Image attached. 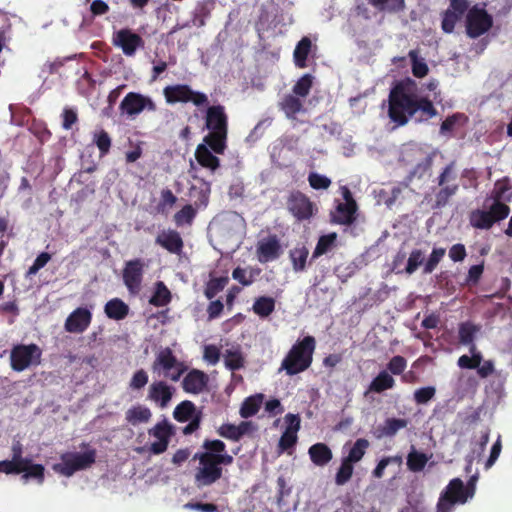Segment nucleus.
<instances>
[{
  "mask_svg": "<svg viewBox=\"0 0 512 512\" xmlns=\"http://www.w3.org/2000/svg\"><path fill=\"white\" fill-rule=\"evenodd\" d=\"M353 463L348 462L346 459H342L341 465L336 473L335 482L337 485H344L347 483L353 474Z\"/></svg>",
  "mask_w": 512,
  "mask_h": 512,
  "instance_id": "51",
  "label": "nucleus"
},
{
  "mask_svg": "<svg viewBox=\"0 0 512 512\" xmlns=\"http://www.w3.org/2000/svg\"><path fill=\"white\" fill-rule=\"evenodd\" d=\"M177 202V197L174 193L166 188L162 189L160 194V200L157 204V211L159 213H166L169 209H171Z\"/></svg>",
  "mask_w": 512,
  "mask_h": 512,
  "instance_id": "50",
  "label": "nucleus"
},
{
  "mask_svg": "<svg viewBox=\"0 0 512 512\" xmlns=\"http://www.w3.org/2000/svg\"><path fill=\"white\" fill-rule=\"evenodd\" d=\"M510 213L508 205L485 204V209H474L468 215L469 224L478 230H489L494 224L506 219Z\"/></svg>",
  "mask_w": 512,
  "mask_h": 512,
  "instance_id": "7",
  "label": "nucleus"
},
{
  "mask_svg": "<svg viewBox=\"0 0 512 512\" xmlns=\"http://www.w3.org/2000/svg\"><path fill=\"white\" fill-rule=\"evenodd\" d=\"M379 11L399 13L405 9L404 0H368Z\"/></svg>",
  "mask_w": 512,
  "mask_h": 512,
  "instance_id": "40",
  "label": "nucleus"
},
{
  "mask_svg": "<svg viewBox=\"0 0 512 512\" xmlns=\"http://www.w3.org/2000/svg\"><path fill=\"white\" fill-rule=\"evenodd\" d=\"M276 301L269 296L257 297L253 303V312L261 318L270 316L275 310Z\"/></svg>",
  "mask_w": 512,
  "mask_h": 512,
  "instance_id": "34",
  "label": "nucleus"
},
{
  "mask_svg": "<svg viewBox=\"0 0 512 512\" xmlns=\"http://www.w3.org/2000/svg\"><path fill=\"white\" fill-rule=\"evenodd\" d=\"M173 396V388L164 381H157L149 386L147 398L161 408L167 407Z\"/></svg>",
  "mask_w": 512,
  "mask_h": 512,
  "instance_id": "20",
  "label": "nucleus"
},
{
  "mask_svg": "<svg viewBox=\"0 0 512 512\" xmlns=\"http://www.w3.org/2000/svg\"><path fill=\"white\" fill-rule=\"evenodd\" d=\"M388 104V116L397 126L406 125L417 114L419 121L432 119L438 114L428 97L418 96V84L409 77L394 83Z\"/></svg>",
  "mask_w": 512,
  "mask_h": 512,
  "instance_id": "2",
  "label": "nucleus"
},
{
  "mask_svg": "<svg viewBox=\"0 0 512 512\" xmlns=\"http://www.w3.org/2000/svg\"><path fill=\"white\" fill-rule=\"evenodd\" d=\"M148 381L149 377L147 372L144 369H139L133 374L129 382V387L132 390H141L147 385Z\"/></svg>",
  "mask_w": 512,
  "mask_h": 512,
  "instance_id": "60",
  "label": "nucleus"
},
{
  "mask_svg": "<svg viewBox=\"0 0 512 512\" xmlns=\"http://www.w3.org/2000/svg\"><path fill=\"white\" fill-rule=\"evenodd\" d=\"M429 461V456H427L423 452H419L415 449L414 446L411 447V451L407 456V467L411 472H420L422 471L427 462Z\"/></svg>",
  "mask_w": 512,
  "mask_h": 512,
  "instance_id": "35",
  "label": "nucleus"
},
{
  "mask_svg": "<svg viewBox=\"0 0 512 512\" xmlns=\"http://www.w3.org/2000/svg\"><path fill=\"white\" fill-rule=\"evenodd\" d=\"M93 142L99 149L101 156H105L109 153L112 145V140L108 132L102 129L99 132L94 133Z\"/></svg>",
  "mask_w": 512,
  "mask_h": 512,
  "instance_id": "49",
  "label": "nucleus"
},
{
  "mask_svg": "<svg viewBox=\"0 0 512 512\" xmlns=\"http://www.w3.org/2000/svg\"><path fill=\"white\" fill-rule=\"evenodd\" d=\"M308 255L309 251L305 246L295 247L290 250L289 257L295 272H301L305 270Z\"/></svg>",
  "mask_w": 512,
  "mask_h": 512,
  "instance_id": "37",
  "label": "nucleus"
},
{
  "mask_svg": "<svg viewBox=\"0 0 512 512\" xmlns=\"http://www.w3.org/2000/svg\"><path fill=\"white\" fill-rule=\"evenodd\" d=\"M312 42L309 37H303L296 45L293 52L295 66L298 68L307 67V58L311 52Z\"/></svg>",
  "mask_w": 512,
  "mask_h": 512,
  "instance_id": "30",
  "label": "nucleus"
},
{
  "mask_svg": "<svg viewBox=\"0 0 512 512\" xmlns=\"http://www.w3.org/2000/svg\"><path fill=\"white\" fill-rule=\"evenodd\" d=\"M197 415L198 411L196 410L195 404L189 400H184L179 403L173 411L174 419L180 423L187 422Z\"/></svg>",
  "mask_w": 512,
  "mask_h": 512,
  "instance_id": "33",
  "label": "nucleus"
},
{
  "mask_svg": "<svg viewBox=\"0 0 512 512\" xmlns=\"http://www.w3.org/2000/svg\"><path fill=\"white\" fill-rule=\"evenodd\" d=\"M13 474H22L21 480L27 482L30 479L35 480L38 484H43L45 480V467L42 464L33 463L31 459L26 464H21L17 469L11 467Z\"/></svg>",
  "mask_w": 512,
  "mask_h": 512,
  "instance_id": "22",
  "label": "nucleus"
},
{
  "mask_svg": "<svg viewBox=\"0 0 512 512\" xmlns=\"http://www.w3.org/2000/svg\"><path fill=\"white\" fill-rule=\"evenodd\" d=\"M460 120H467V116L463 113H455L453 115L448 116L440 126L441 134H446L448 132H452L456 126V124Z\"/></svg>",
  "mask_w": 512,
  "mask_h": 512,
  "instance_id": "61",
  "label": "nucleus"
},
{
  "mask_svg": "<svg viewBox=\"0 0 512 512\" xmlns=\"http://www.w3.org/2000/svg\"><path fill=\"white\" fill-rule=\"evenodd\" d=\"M477 331L475 325L465 322L459 326V341L464 345L471 344Z\"/></svg>",
  "mask_w": 512,
  "mask_h": 512,
  "instance_id": "55",
  "label": "nucleus"
},
{
  "mask_svg": "<svg viewBox=\"0 0 512 512\" xmlns=\"http://www.w3.org/2000/svg\"><path fill=\"white\" fill-rule=\"evenodd\" d=\"M279 107L289 119H295L296 115L304 110L302 101L294 94L285 95L279 103Z\"/></svg>",
  "mask_w": 512,
  "mask_h": 512,
  "instance_id": "28",
  "label": "nucleus"
},
{
  "mask_svg": "<svg viewBox=\"0 0 512 512\" xmlns=\"http://www.w3.org/2000/svg\"><path fill=\"white\" fill-rule=\"evenodd\" d=\"M80 447L84 452H65L60 455V462L53 464L52 469L55 473L71 477L76 472L89 469L96 462L97 451L90 448L89 444L81 443Z\"/></svg>",
  "mask_w": 512,
  "mask_h": 512,
  "instance_id": "5",
  "label": "nucleus"
},
{
  "mask_svg": "<svg viewBox=\"0 0 512 512\" xmlns=\"http://www.w3.org/2000/svg\"><path fill=\"white\" fill-rule=\"evenodd\" d=\"M369 441L365 438L357 439L353 446L350 448L349 453L344 459L348 460L353 464L359 462L366 453V450L369 447Z\"/></svg>",
  "mask_w": 512,
  "mask_h": 512,
  "instance_id": "42",
  "label": "nucleus"
},
{
  "mask_svg": "<svg viewBox=\"0 0 512 512\" xmlns=\"http://www.w3.org/2000/svg\"><path fill=\"white\" fill-rule=\"evenodd\" d=\"M310 460L316 466H325L332 460V451L325 443H316L308 450Z\"/></svg>",
  "mask_w": 512,
  "mask_h": 512,
  "instance_id": "26",
  "label": "nucleus"
},
{
  "mask_svg": "<svg viewBox=\"0 0 512 512\" xmlns=\"http://www.w3.org/2000/svg\"><path fill=\"white\" fill-rule=\"evenodd\" d=\"M23 445L20 441H14L11 446V459L0 461V472L6 475L13 474L11 467L18 468L21 464H26L28 457H23Z\"/></svg>",
  "mask_w": 512,
  "mask_h": 512,
  "instance_id": "24",
  "label": "nucleus"
},
{
  "mask_svg": "<svg viewBox=\"0 0 512 512\" xmlns=\"http://www.w3.org/2000/svg\"><path fill=\"white\" fill-rule=\"evenodd\" d=\"M465 22L467 35L475 39L491 29L493 17L484 8L474 5L468 10Z\"/></svg>",
  "mask_w": 512,
  "mask_h": 512,
  "instance_id": "10",
  "label": "nucleus"
},
{
  "mask_svg": "<svg viewBox=\"0 0 512 512\" xmlns=\"http://www.w3.org/2000/svg\"><path fill=\"white\" fill-rule=\"evenodd\" d=\"M286 206L297 221L309 220L317 212V208L310 198L298 190L289 194Z\"/></svg>",
  "mask_w": 512,
  "mask_h": 512,
  "instance_id": "12",
  "label": "nucleus"
},
{
  "mask_svg": "<svg viewBox=\"0 0 512 512\" xmlns=\"http://www.w3.org/2000/svg\"><path fill=\"white\" fill-rule=\"evenodd\" d=\"M281 246L275 235L260 241L257 245V256L261 263L275 260L280 255Z\"/></svg>",
  "mask_w": 512,
  "mask_h": 512,
  "instance_id": "23",
  "label": "nucleus"
},
{
  "mask_svg": "<svg viewBox=\"0 0 512 512\" xmlns=\"http://www.w3.org/2000/svg\"><path fill=\"white\" fill-rule=\"evenodd\" d=\"M171 298V292L167 286L164 282L159 281L156 283L155 291L151 296L149 303L155 307H162L170 303Z\"/></svg>",
  "mask_w": 512,
  "mask_h": 512,
  "instance_id": "36",
  "label": "nucleus"
},
{
  "mask_svg": "<svg viewBox=\"0 0 512 512\" xmlns=\"http://www.w3.org/2000/svg\"><path fill=\"white\" fill-rule=\"evenodd\" d=\"M407 367V361L403 356H393L387 364V370L393 375H400Z\"/></svg>",
  "mask_w": 512,
  "mask_h": 512,
  "instance_id": "62",
  "label": "nucleus"
},
{
  "mask_svg": "<svg viewBox=\"0 0 512 512\" xmlns=\"http://www.w3.org/2000/svg\"><path fill=\"white\" fill-rule=\"evenodd\" d=\"M155 243L171 254L179 255L183 251L184 242L180 233L174 229H164L158 233Z\"/></svg>",
  "mask_w": 512,
  "mask_h": 512,
  "instance_id": "19",
  "label": "nucleus"
},
{
  "mask_svg": "<svg viewBox=\"0 0 512 512\" xmlns=\"http://www.w3.org/2000/svg\"><path fill=\"white\" fill-rule=\"evenodd\" d=\"M309 185L315 190H326L331 185V180L322 174L317 172H311L308 175Z\"/></svg>",
  "mask_w": 512,
  "mask_h": 512,
  "instance_id": "54",
  "label": "nucleus"
},
{
  "mask_svg": "<svg viewBox=\"0 0 512 512\" xmlns=\"http://www.w3.org/2000/svg\"><path fill=\"white\" fill-rule=\"evenodd\" d=\"M197 210L191 205L186 204L174 214L173 220L177 227L191 225L196 217Z\"/></svg>",
  "mask_w": 512,
  "mask_h": 512,
  "instance_id": "41",
  "label": "nucleus"
},
{
  "mask_svg": "<svg viewBox=\"0 0 512 512\" xmlns=\"http://www.w3.org/2000/svg\"><path fill=\"white\" fill-rule=\"evenodd\" d=\"M260 273V269H251L249 275L247 276V271L244 268L236 267L232 271V278L238 281L243 286H249L254 282V275H258Z\"/></svg>",
  "mask_w": 512,
  "mask_h": 512,
  "instance_id": "52",
  "label": "nucleus"
},
{
  "mask_svg": "<svg viewBox=\"0 0 512 512\" xmlns=\"http://www.w3.org/2000/svg\"><path fill=\"white\" fill-rule=\"evenodd\" d=\"M314 79V76L309 73L301 76L292 88L293 94L301 98H306L313 86Z\"/></svg>",
  "mask_w": 512,
  "mask_h": 512,
  "instance_id": "43",
  "label": "nucleus"
},
{
  "mask_svg": "<svg viewBox=\"0 0 512 512\" xmlns=\"http://www.w3.org/2000/svg\"><path fill=\"white\" fill-rule=\"evenodd\" d=\"M144 266L142 259H134L126 262L123 269V281L129 292L135 294L140 291Z\"/></svg>",
  "mask_w": 512,
  "mask_h": 512,
  "instance_id": "16",
  "label": "nucleus"
},
{
  "mask_svg": "<svg viewBox=\"0 0 512 512\" xmlns=\"http://www.w3.org/2000/svg\"><path fill=\"white\" fill-rule=\"evenodd\" d=\"M433 155H426L411 171L410 177L422 178L432 167Z\"/></svg>",
  "mask_w": 512,
  "mask_h": 512,
  "instance_id": "57",
  "label": "nucleus"
},
{
  "mask_svg": "<svg viewBox=\"0 0 512 512\" xmlns=\"http://www.w3.org/2000/svg\"><path fill=\"white\" fill-rule=\"evenodd\" d=\"M217 433L221 437L232 440V441L240 440L239 435H238L239 433L237 430V425H234V424L226 423V424L221 425L218 428Z\"/></svg>",
  "mask_w": 512,
  "mask_h": 512,
  "instance_id": "64",
  "label": "nucleus"
},
{
  "mask_svg": "<svg viewBox=\"0 0 512 512\" xmlns=\"http://www.w3.org/2000/svg\"><path fill=\"white\" fill-rule=\"evenodd\" d=\"M297 434L285 430L279 439V449L281 451H287L293 448L297 443Z\"/></svg>",
  "mask_w": 512,
  "mask_h": 512,
  "instance_id": "63",
  "label": "nucleus"
},
{
  "mask_svg": "<svg viewBox=\"0 0 512 512\" xmlns=\"http://www.w3.org/2000/svg\"><path fill=\"white\" fill-rule=\"evenodd\" d=\"M508 189L509 187L506 184L499 181L496 182L490 196L485 199V204H487L489 200H492L491 204L506 205L503 202V198Z\"/></svg>",
  "mask_w": 512,
  "mask_h": 512,
  "instance_id": "56",
  "label": "nucleus"
},
{
  "mask_svg": "<svg viewBox=\"0 0 512 512\" xmlns=\"http://www.w3.org/2000/svg\"><path fill=\"white\" fill-rule=\"evenodd\" d=\"M209 376L202 370H190L182 380V388L186 393L198 395L207 389Z\"/></svg>",
  "mask_w": 512,
  "mask_h": 512,
  "instance_id": "18",
  "label": "nucleus"
},
{
  "mask_svg": "<svg viewBox=\"0 0 512 512\" xmlns=\"http://www.w3.org/2000/svg\"><path fill=\"white\" fill-rule=\"evenodd\" d=\"M445 254H446L445 248H442V247L433 248L427 261L424 263L423 274H431L436 269L438 264L441 262V260L445 256Z\"/></svg>",
  "mask_w": 512,
  "mask_h": 512,
  "instance_id": "46",
  "label": "nucleus"
},
{
  "mask_svg": "<svg viewBox=\"0 0 512 512\" xmlns=\"http://www.w3.org/2000/svg\"><path fill=\"white\" fill-rule=\"evenodd\" d=\"M122 113L129 116H135L140 114L143 110L155 111L156 105L151 98L146 97L140 93L129 92L122 99L120 106Z\"/></svg>",
  "mask_w": 512,
  "mask_h": 512,
  "instance_id": "13",
  "label": "nucleus"
},
{
  "mask_svg": "<svg viewBox=\"0 0 512 512\" xmlns=\"http://www.w3.org/2000/svg\"><path fill=\"white\" fill-rule=\"evenodd\" d=\"M152 413L149 408L143 405H136L128 409L125 413L126 421L131 425L146 423L150 420Z\"/></svg>",
  "mask_w": 512,
  "mask_h": 512,
  "instance_id": "32",
  "label": "nucleus"
},
{
  "mask_svg": "<svg viewBox=\"0 0 512 512\" xmlns=\"http://www.w3.org/2000/svg\"><path fill=\"white\" fill-rule=\"evenodd\" d=\"M358 206L338 202L335 209L330 212V222L338 225L350 226L356 221Z\"/></svg>",
  "mask_w": 512,
  "mask_h": 512,
  "instance_id": "21",
  "label": "nucleus"
},
{
  "mask_svg": "<svg viewBox=\"0 0 512 512\" xmlns=\"http://www.w3.org/2000/svg\"><path fill=\"white\" fill-rule=\"evenodd\" d=\"M113 44L121 48L124 55L134 56L139 48L144 47L142 37L128 28L120 29L113 35Z\"/></svg>",
  "mask_w": 512,
  "mask_h": 512,
  "instance_id": "14",
  "label": "nucleus"
},
{
  "mask_svg": "<svg viewBox=\"0 0 512 512\" xmlns=\"http://www.w3.org/2000/svg\"><path fill=\"white\" fill-rule=\"evenodd\" d=\"M202 447L205 451L194 456L200 464L195 473V483L199 488L210 486L222 477V467L219 466L213 452H225V443L218 439H206Z\"/></svg>",
  "mask_w": 512,
  "mask_h": 512,
  "instance_id": "3",
  "label": "nucleus"
},
{
  "mask_svg": "<svg viewBox=\"0 0 512 512\" xmlns=\"http://www.w3.org/2000/svg\"><path fill=\"white\" fill-rule=\"evenodd\" d=\"M316 349V340L313 336L307 335L298 340L288 351L281 362L280 371L286 375L294 376L306 371L313 362V354Z\"/></svg>",
  "mask_w": 512,
  "mask_h": 512,
  "instance_id": "4",
  "label": "nucleus"
},
{
  "mask_svg": "<svg viewBox=\"0 0 512 512\" xmlns=\"http://www.w3.org/2000/svg\"><path fill=\"white\" fill-rule=\"evenodd\" d=\"M425 254L421 249H413L407 259L404 272L408 275L413 274L421 265L424 266Z\"/></svg>",
  "mask_w": 512,
  "mask_h": 512,
  "instance_id": "44",
  "label": "nucleus"
},
{
  "mask_svg": "<svg viewBox=\"0 0 512 512\" xmlns=\"http://www.w3.org/2000/svg\"><path fill=\"white\" fill-rule=\"evenodd\" d=\"M436 389L433 386H426L414 392V400L417 404H426L434 398Z\"/></svg>",
  "mask_w": 512,
  "mask_h": 512,
  "instance_id": "59",
  "label": "nucleus"
},
{
  "mask_svg": "<svg viewBox=\"0 0 512 512\" xmlns=\"http://www.w3.org/2000/svg\"><path fill=\"white\" fill-rule=\"evenodd\" d=\"M152 369L154 372L163 370L165 377L173 382H177L186 371L187 367L177 360L169 347H166L157 354Z\"/></svg>",
  "mask_w": 512,
  "mask_h": 512,
  "instance_id": "11",
  "label": "nucleus"
},
{
  "mask_svg": "<svg viewBox=\"0 0 512 512\" xmlns=\"http://www.w3.org/2000/svg\"><path fill=\"white\" fill-rule=\"evenodd\" d=\"M336 240L337 234L335 232L320 236L313 251L312 259H316L329 252L335 246Z\"/></svg>",
  "mask_w": 512,
  "mask_h": 512,
  "instance_id": "39",
  "label": "nucleus"
},
{
  "mask_svg": "<svg viewBox=\"0 0 512 512\" xmlns=\"http://www.w3.org/2000/svg\"><path fill=\"white\" fill-rule=\"evenodd\" d=\"M165 101L168 104L192 103L197 108L207 107L205 114V127L209 133L204 142L216 154H223L227 148L228 116L223 105H209L208 96L193 90L188 84L168 85L163 89Z\"/></svg>",
  "mask_w": 512,
  "mask_h": 512,
  "instance_id": "1",
  "label": "nucleus"
},
{
  "mask_svg": "<svg viewBox=\"0 0 512 512\" xmlns=\"http://www.w3.org/2000/svg\"><path fill=\"white\" fill-rule=\"evenodd\" d=\"M229 278L226 276L212 278L206 285L204 295L207 299H213L227 285Z\"/></svg>",
  "mask_w": 512,
  "mask_h": 512,
  "instance_id": "45",
  "label": "nucleus"
},
{
  "mask_svg": "<svg viewBox=\"0 0 512 512\" xmlns=\"http://www.w3.org/2000/svg\"><path fill=\"white\" fill-rule=\"evenodd\" d=\"M92 321V313L84 307H78L65 320L64 328L69 333L80 334L86 331Z\"/></svg>",
  "mask_w": 512,
  "mask_h": 512,
  "instance_id": "17",
  "label": "nucleus"
},
{
  "mask_svg": "<svg viewBox=\"0 0 512 512\" xmlns=\"http://www.w3.org/2000/svg\"><path fill=\"white\" fill-rule=\"evenodd\" d=\"M395 386L394 378L388 373L387 370L379 372V374L371 381L368 392L382 393L386 390L392 389Z\"/></svg>",
  "mask_w": 512,
  "mask_h": 512,
  "instance_id": "29",
  "label": "nucleus"
},
{
  "mask_svg": "<svg viewBox=\"0 0 512 512\" xmlns=\"http://www.w3.org/2000/svg\"><path fill=\"white\" fill-rule=\"evenodd\" d=\"M461 19L457 13L451 9H447L442 14L441 28L445 33H452L454 31L456 23Z\"/></svg>",
  "mask_w": 512,
  "mask_h": 512,
  "instance_id": "53",
  "label": "nucleus"
},
{
  "mask_svg": "<svg viewBox=\"0 0 512 512\" xmlns=\"http://www.w3.org/2000/svg\"><path fill=\"white\" fill-rule=\"evenodd\" d=\"M104 312L109 319L119 321L128 316L129 306L120 298H113L105 304Z\"/></svg>",
  "mask_w": 512,
  "mask_h": 512,
  "instance_id": "27",
  "label": "nucleus"
},
{
  "mask_svg": "<svg viewBox=\"0 0 512 512\" xmlns=\"http://www.w3.org/2000/svg\"><path fill=\"white\" fill-rule=\"evenodd\" d=\"M214 8L212 0L199 1L194 9L192 22L197 27L205 25L206 20L210 17L211 11Z\"/></svg>",
  "mask_w": 512,
  "mask_h": 512,
  "instance_id": "31",
  "label": "nucleus"
},
{
  "mask_svg": "<svg viewBox=\"0 0 512 512\" xmlns=\"http://www.w3.org/2000/svg\"><path fill=\"white\" fill-rule=\"evenodd\" d=\"M437 184L439 189L434 194V208L441 209L459 191L455 161H451L441 170L437 177Z\"/></svg>",
  "mask_w": 512,
  "mask_h": 512,
  "instance_id": "6",
  "label": "nucleus"
},
{
  "mask_svg": "<svg viewBox=\"0 0 512 512\" xmlns=\"http://www.w3.org/2000/svg\"><path fill=\"white\" fill-rule=\"evenodd\" d=\"M406 426H407V420H405V419L388 418L385 421L383 433L386 436H393L398 432V430L405 428Z\"/></svg>",
  "mask_w": 512,
  "mask_h": 512,
  "instance_id": "58",
  "label": "nucleus"
},
{
  "mask_svg": "<svg viewBox=\"0 0 512 512\" xmlns=\"http://www.w3.org/2000/svg\"><path fill=\"white\" fill-rule=\"evenodd\" d=\"M409 58L412 62V74L416 78H423L425 77L428 72L429 68L424 59H420L418 57V53L415 50H411L409 52Z\"/></svg>",
  "mask_w": 512,
  "mask_h": 512,
  "instance_id": "48",
  "label": "nucleus"
},
{
  "mask_svg": "<svg viewBox=\"0 0 512 512\" xmlns=\"http://www.w3.org/2000/svg\"><path fill=\"white\" fill-rule=\"evenodd\" d=\"M473 495V488L465 487L459 478L452 479L441 494L437 512H447L456 503H465Z\"/></svg>",
  "mask_w": 512,
  "mask_h": 512,
  "instance_id": "8",
  "label": "nucleus"
},
{
  "mask_svg": "<svg viewBox=\"0 0 512 512\" xmlns=\"http://www.w3.org/2000/svg\"><path fill=\"white\" fill-rule=\"evenodd\" d=\"M262 400H263L262 394H258V395L250 396V397L246 398L240 407L241 417L247 419V418L252 417L255 414H257L261 407Z\"/></svg>",
  "mask_w": 512,
  "mask_h": 512,
  "instance_id": "38",
  "label": "nucleus"
},
{
  "mask_svg": "<svg viewBox=\"0 0 512 512\" xmlns=\"http://www.w3.org/2000/svg\"><path fill=\"white\" fill-rule=\"evenodd\" d=\"M148 433L150 436L158 439V441H155L150 445L149 451L152 454L159 455L167 450L174 430L173 426L167 420H163L149 429Z\"/></svg>",
  "mask_w": 512,
  "mask_h": 512,
  "instance_id": "15",
  "label": "nucleus"
},
{
  "mask_svg": "<svg viewBox=\"0 0 512 512\" xmlns=\"http://www.w3.org/2000/svg\"><path fill=\"white\" fill-rule=\"evenodd\" d=\"M224 363L229 370L236 371L244 366V358L239 350H226Z\"/></svg>",
  "mask_w": 512,
  "mask_h": 512,
  "instance_id": "47",
  "label": "nucleus"
},
{
  "mask_svg": "<svg viewBox=\"0 0 512 512\" xmlns=\"http://www.w3.org/2000/svg\"><path fill=\"white\" fill-rule=\"evenodd\" d=\"M195 158L202 167L211 171H215L220 166L219 158L213 155L211 148L206 143L197 146Z\"/></svg>",
  "mask_w": 512,
  "mask_h": 512,
  "instance_id": "25",
  "label": "nucleus"
},
{
  "mask_svg": "<svg viewBox=\"0 0 512 512\" xmlns=\"http://www.w3.org/2000/svg\"><path fill=\"white\" fill-rule=\"evenodd\" d=\"M42 351L36 344L15 345L10 353V366L16 372H21L31 365H39Z\"/></svg>",
  "mask_w": 512,
  "mask_h": 512,
  "instance_id": "9",
  "label": "nucleus"
}]
</instances>
